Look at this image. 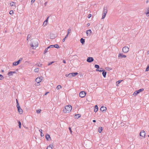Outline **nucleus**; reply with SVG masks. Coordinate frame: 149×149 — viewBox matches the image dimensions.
Here are the masks:
<instances>
[{
	"mask_svg": "<svg viewBox=\"0 0 149 149\" xmlns=\"http://www.w3.org/2000/svg\"><path fill=\"white\" fill-rule=\"evenodd\" d=\"M72 109V107L70 105H68L65 107V108L63 110V111L65 113L70 112Z\"/></svg>",
	"mask_w": 149,
	"mask_h": 149,
	"instance_id": "obj_1",
	"label": "nucleus"
},
{
	"mask_svg": "<svg viewBox=\"0 0 149 149\" xmlns=\"http://www.w3.org/2000/svg\"><path fill=\"white\" fill-rule=\"evenodd\" d=\"M54 47H55L56 48H58L59 47L58 44H56L54 45H50L45 49L44 52V54H45L48 51V48H52Z\"/></svg>",
	"mask_w": 149,
	"mask_h": 149,
	"instance_id": "obj_2",
	"label": "nucleus"
},
{
	"mask_svg": "<svg viewBox=\"0 0 149 149\" xmlns=\"http://www.w3.org/2000/svg\"><path fill=\"white\" fill-rule=\"evenodd\" d=\"M38 39H35L30 44L31 46L33 47H35V48L37 47L38 45Z\"/></svg>",
	"mask_w": 149,
	"mask_h": 149,
	"instance_id": "obj_3",
	"label": "nucleus"
},
{
	"mask_svg": "<svg viewBox=\"0 0 149 149\" xmlns=\"http://www.w3.org/2000/svg\"><path fill=\"white\" fill-rule=\"evenodd\" d=\"M144 90V89L143 88H141L138 90H136L134 93L133 94V95H134V96H136L140 92L143 91Z\"/></svg>",
	"mask_w": 149,
	"mask_h": 149,
	"instance_id": "obj_4",
	"label": "nucleus"
},
{
	"mask_svg": "<svg viewBox=\"0 0 149 149\" xmlns=\"http://www.w3.org/2000/svg\"><path fill=\"white\" fill-rule=\"evenodd\" d=\"M23 59L22 58H20L19 60H18V61H16V62H14L13 63V65H15V66H16L18 64H19L20 61H22Z\"/></svg>",
	"mask_w": 149,
	"mask_h": 149,
	"instance_id": "obj_5",
	"label": "nucleus"
},
{
	"mask_svg": "<svg viewBox=\"0 0 149 149\" xmlns=\"http://www.w3.org/2000/svg\"><path fill=\"white\" fill-rule=\"evenodd\" d=\"M86 93L85 91H81L79 94V96L81 97H84L85 96Z\"/></svg>",
	"mask_w": 149,
	"mask_h": 149,
	"instance_id": "obj_6",
	"label": "nucleus"
},
{
	"mask_svg": "<svg viewBox=\"0 0 149 149\" xmlns=\"http://www.w3.org/2000/svg\"><path fill=\"white\" fill-rule=\"evenodd\" d=\"M129 51V48L127 46H125L123 48V51L125 53Z\"/></svg>",
	"mask_w": 149,
	"mask_h": 149,
	"instance_id": "obj_7",
	"label": "nucleus"
},
{
	"mask_svg": "<svg viewBox=\"0 0 149 149\" xmlns=\"http://www.w3.org/2000/svg\"><path fill=\"white\" fill-rule=\"evenodd\" d=\"M87 61L88 63H91L93 61L94 59L92 57H88L87 59Z\"/></svg>",
	"mask_w": 149,
	"mask_h": 149,
	"instance_id": "obj_8",
	"label": "nucleus"
},
{
	"mask_svg": "<svg viewBox=\"0 0 149 149\" xmlns=\"http://www.w3.org/2000/svg\"><path fill=\"white\" fill-rule=\"evenodd\" d=\"M145 134L146 133L145 131H142L140 132V135L141 136L145 137Z\"/></svg>",
	"mask_w": 149,
	"mask_h": 149,
	"instance_id": "obj_9",
	"label": "nucleus"
},
{
	"mask_svg": "<svg viewBox=\"0 0 149 149\" xmlns=\"http://www.w3.org/2000/svg\"><path fill=\"white\" fill-rule=\"evenodd\" d=\"M126 57V56L124 55H123L122 54H119L118 56V57L119 58H125Z\"/></svg>",
	"mask_w": 149,
	"mask_h": 149,
	"instance_id": "obj_10",
	"label": "nucleus"
},
{
	"mask_svg": "<svg viewBox=\"0 0 149 149\" xmlns=\"http://www.w3.org/2000/svg\"><path fill=\"white\" fill-rule=\"evenodd\" d=\"M16 73V72L15 71H10L8 73V76H10L13 75L14 73Z\"/></svg>",
	"mask_w": 149,
	"mask_h": 149,
	"instance_id": "obj_11",
	"label": "nucleus"
},
{
	"mask_svg": "<svg viewBox=\"0 0 149 149\" xmlns=\"http://www.w3.org/2000/svg\"><path fill=\"white\" fill-rule=\"evenodd\" d=\"M107 11V7H104L103 8V14H105L106 15Z\"/></svg>",
	"mask_w": 149,
	"mask_h": 149,
	"instance_id": "obj_12",
	"label": "nucleus"
},
{
	"mask_svg": "<svg viewBox=\"0 0 149 149\" xmlns=\"http://www.w3.org/2000/svg\"><path fill=\"white\" fill-rule=\"evenodd\" d=\"M107 109L106 107L104 106H102L100 108V110L101 111H102L103 112L105 111Z\"/></svg>",
	"mask_w": 149,
	"mask_h": 149,
	"instance_id": "obj_13",
	"label": "nucleus"
},
{
	"mask_svg": "<svg viewBox=\"0 0 149 149\" xmlns=\"http://www.w3.org/2000/svg\"><path fill=\"white\" fill-rule=\"evenodd\" d=\"M92 33L91 30H88L86 31V34L87 36H90L91 34Z\"/></svg>",
	"mask_w": 149,
	"mask_h": 149,
	"instance_id": "obj_14",
	"label": "nucleus"
},
{
	"mask_svg": "<svg viewBox=\"0 0 149 149\" xmlns=\"http://www.w3.org/2000/svg\"><path fill=\"white\" fill-rule=\"evenodd\" d=\"M45 138L47 141L49 140V139H51L50 135L48 134H47L45 135Z\"/></svg>",
	"mask_w": 149,
	"mask_h": 149,
	"instance_id": "obj_15",
	"label": "nucleus"
},
{
	"mask_svg": "<svg viewBox=\"0 0 149 149\" xmlns=\"http://www.w3.org/2000/svg\"><path fill=\"white\" fill-rule=\"evenodd\" d=\"M53 147V146L52 145H49V146L47 147V149H52Z\"/></svg>",
	"mask_w": 149,
	"mask_h": 149,
	"instance_id": "obj_16",
	"label": "nucleus"
},
{
	"mask_svg": "<svg viewBox=\"0 0 149 149\" xmlns=\"http://www.w3.org/2000/svg\"><path fill=\"white\" fill-rule=\"evenodd\" d=\"M102 72V75L105 78L106 77V74H107V72L105 71V70H104Z\"/></svg>",
	"mask_w": 149,
	"mask_h": 149,
	"instance_id": "obj_17",
	"label": "nucleus"
},
{
	"mask_svg": "<svg viewBox=\"0 0 149 149\" xmlns=\"http://www.w3.org/2000/svg\"><path fill=\"white\" fill-rule=\"evenodd\" d=\"M16 104H17V110H18V109L21 108V107H20V106L19 105L17 99H16Z\"/></svg>",
	"mask_w": 149,
	"mask_h": 149,
	"instance_id": "obj_18",
	"label": "nucleus"
},
{
	"mask_svg": "<svg viewBox=\"0 0 149 149\" xmlns=\"http://www.w3.org/2000/svg\"><path fill=\"white\" fill-rule=\"evenodd\" d=\"M10 5L11 6H16V3L13 2H11L10 3Z\"/></svg>",
	"mask_w": 149,
	"mask_h": 149,
	"instance_id": "obj_19",
	"label": "nucleus"
},
{
	"mask_svg": "<svg viewBox=\"0 0 149 149\" xmlns=\"http://www.w3.org/2000/svg\"><path fill=\"white\" fill-rule=\"evenodd\" d=\"M49 17V16H48L47 17L46 19L44 21L43 23V24H45V25H47V22L48 21V19Z\"/></svg>",
	"mask_w": 149,
	"mask_h": 149,
	"instance_id": "obj_20",
	"label": "nucleus"
},
{
	"mask_svg": "<svg viewBox=\"0 0 149 149\" xmlns=\"http://www.w3.org/2000/svg\"><path fill=\"white\" fill-rule=\"evenodd\" d=\"M95 108L94 109V111L95 112H96L98 110V106L97 105L95 106Z\"/></svg>",
	"mask_w": 149,
	"mask_h": 149,
	"instance_id": "obj_21",
	"label": "nucleus"
},
{
	"mask_svg": "<svg viewBox=\"0 0 149 149\" xmlns=\"http://www.w3.org/2000/svg\"><path fill=\"white\" fill-rule=\"evenodd\" d=\"M36 81L38 83H39L41 82V81L40 80V78H39V77H38L36 79Z\"/></svg>",
	"mask_w": 149,
	"mask_h": 149,
	"instance_id": "obj_22",
	"label": "nucleus"
},
{
	"mask_svg": "<svg viewBox=\"0 0 149 149\" xmlns=\"http://www.w3.org/2000/svg\"><path fill=\"white\" fill-rule=\"evenodd\" d=\"M80 41L82 44H83L85 42V39L82 38L80 39Z\"/></svg>",
	"mask_w": 149,
	"mask_h": 149,
	"instance_id": "obj_23",
	"label": "nucleus"
},
{
	"mask_svg": "<svg viewBox=\"0 0 149 149\" xmlns=\"http://www.w3.org/2000/svg\"><path fill=\"white\" fill-rule=\"evenodd\" d=\"M17 110L20 114H21L23 113V110L22 108H20V109H18Z\"/></svg>",
	"mask_w": 149,
	"mask_h": 149,
	"instance_id": "obj_24",
	"label": "nucleus"
},
{
	"mask_svg": "<svg viewBox=\"0 0 149 149\" xmlns=\"http://www.w3.org/2000/svg\"><path fill=\"white\" fill-rule=\"evenodd\" d=\"M104 70H103V68H100L98 69H96V71H99L100 72H102Z\"/></svg>",
	"mask_w": 149,
	"mask_h": 149,
	"instance_id": "obj_25",
	"label": "nucleus"
},
{
	"mask_svg": "<svg viewBox=\"0 0 149 149\" xmlns=\"http://www.w3.org/2000/svg\"><path fill=\"white\" fill-rule=\"evenodd\" d=\"M81 115L80 114H75L74 116V117L77 118H78L81 117Z\"/></svg>",
	"mask_w": 149,
	"mask_h": 149,
	"instance_id": "obj_26",
	"label": "nucleus"
},
{
	"mask_svg": "<svg viewBox=\"0 0 149 149\" xmlns=\"http://www.w3.org/2000/svg\"><path fill=\"white\" fill-rule=\"evenodd\" d=\"M72 77H75V76L78 74V73L77 72H72Z\"/></svg>",
	"mask_w": 149,
	"mask_h": 149,
	"instance_id": "obj_27",
	"label": "nucleus"
},
{
	"mask_svg": "<svg viewBox=\"0 0 149 149\" xmlns=\"http://www.w3.org/2000/svg\"><path fill=\"white\" fill-rule=\"evenodd\" d=\"M102 130V127H100L98 130V131L99 133L101 132Z\"/></svg>",
	"mask_w": 149,
	"mask_h": 149,
	"instance_id": "obj_28",
	"label": "nucleus"
},
{
	"mask_svg": "<svg viewBox=\"0 0 149 149\" xmlns=\"http://www.w3.org/2000/svg\"><path fill=\"white\" fill-rule=\"evenodd\" d=\"M95 68H96V69H98L99 68L100 66L99 65L96 64L95 65Z\"/></svg>",
	"mask_w": 149,
	"mask_h": 149,
	"instance_id": "obj_29",
	"label": "nucleus"
},
{
	"mask_svg": "<svg viewBox=\"0 0 149 149\" xmlns=\"http://www.w3.org/2000/svg\"><path fill=\"white\" fill-rule=\"evenodd\" d=\"M122 81V80H120L119 81H117L116 82V85H118V84H119Z\"/></svg>",
	"mask_w": 149,
	"mask_h": 149,
	"instance_id": "obj_30",
	"label": "nucleus"
},
{
	"mask_svg": "<svg viewBox=\"0 0 149 149\" xmlns=\"http://www.w3.org/2000/svg\"><path fill=\"white\" fill-rule=\"evenodd\" d=\"M39 68H36L34 70V71L36 72H39Z\"/></svg>",
	"mask_w": 149,
	"mask_h": 149,
	"instance_id": "obj_31",
	"label": "nucleus"
},
{
	"mask_svg": "<svg viewBox=\"0 0 149 149\" xmlns=\"http://www.w3.org/2000/svg\"><path fill=\"white\" fill-rule=\"evenodd\" d=\"M18 126L20 128L21 126V123L20 121H18Z\"/></svg>",
	"mask_w": 149,
	"mask_h": 149,
	"instance_id": "obj_32",
	"label": "nucleus"
},
{
	"mask_svg": "<svg viewBox=\"0 0 149 149\" xmlns=\"http://www.w3.org/2000/svg\"><path fill=\"white\" fill-rule=\"evenodd\" d=\"M62 88L61 86L60 85H58L56 87V89H59Z\"/></svg>",
	"mask_w": 149,
	"mask_h": 149,
	"instance_id": "obj_33",
	"label": "nucleus"
},
{
	"mask_svg": "<svg viewBox=\"0 0 149 149\" xmlns=\"http://www.w3.org/2000/svg\"><path fill=\"white\" fill-rule=\"evenodd\" d=\"M4 79V77L1 74H0V80H2Z\"/></svg>",
	"mask_w": 149,
	"mask_h": 149,
	"instance_id": "obj_34",
	"label": "nucleus"
},
{
	"mask_svg": "<svg viewBox=\"0 0 149 149\" xmlns=\"http://www.w3.org/2000/svg\"><path fill=\"white\" fill-rule=\"evenodd\" d=\"M149 70V64L148 65L146 69V71H148Z\"/></svg>",
	"mask_w": 149,
	"mask_h": 149,
	"instance_id": "obj_35",
	"label": "nucleus"
},
{
	"mask_svg": "<svg viewBox=\"0 0 149 149\" xmlns=\"http://www.w3.org/2000/svg\"><path fill=\"white\" fill-rule=\"evenodd\" d=\"M106 15V14H103L102 16V19H104L105 18Z\"/></svg>",
	"mask_w": 149,
	"mask_h": 149,
	"instance_id": "obj_36",
	"label": "nucleus"
},
{
	"mask_svg": "<svg viewBox=\"0 0 149 149\" xmlns=\"http://www.w3.org/2000/svg\"><path fill=\"white\" fill-rule=\"evenodd\" d=\"M106 69V70H108V71H110L111 70V68H110L109 67H107Z\"/></svg>",
	"mask_w": 149,
	"mask_h": 149,
	"instance_id": "obj_37",
	"label": "nucleus"
},
{
	"mask_svg": "<svg viewBox=\"0 0 149 149\" xmlns=\"http://www.w3.org/2000/svg\"><path fill=\"white\" fill-rule=\"evenodd\" d=\"M68 75L69 77H72V73H70L68 74Z\"/></svg>",
	"mask_w": 149,
	"mask_h": 149,
	"instance_id": "obj_38",
	"label": "nucleus"
},
{
	"mask_svg": "<svg viewBox=\"0 0 149 149\" xmlns=\"http://www.w3.org/2000/svg\"><path fill=\"white\" fill-rule=\"evenodd\" d=\"M31 36L30 35H28L27 36V40H28L31 37Z\"/></svg>",
	"mask_w": 149,
	"mask_h": 149,
	"instance_id": "obj_39",
	"label": "nucleus"
},
{
	"mask_svg": "<svg viewBox=\"0 0 149 149\" xmlns=\"http://www.w3.org/2000/svg\"><path fill=\"white\" fill-rule=\"evenodd\" d=\"M41 111V110H36V112L38 113H39Z\"/></svg>",
	"mask_w": 149,
	"mask_h": 149,
	"instance_id": "obj_40",
	"label": "nucleus"
},
{
	"mask_svg": "<svg viewBox=\"0 0 149 149\" xmlns=\"http://www.w3.org/2000/svg\"><path fill=\"white\" fill-rule=\"evenodd\" d=\"M13 11L12 10H11L9 12V14L10 15H11L12 14H13Z\"/></svg>",
	"mask_w": 149,
	"mask_h": 149,
	"instance_id": "obj_41",
	"label": "nucleus"
},
{
	"mask_svg": "<svg viewBox=\"0 0 149 149\" xmlns=\"http://www.w3.org/2000/svg\"><path fill=\"white\" fill-rule=\"evenodd\" d=\"M54 62V61L51 62L48 64V65H51V64H52Z\"/></svg>",
	"mask_w": 149,
	"mask_h": 149,
	"instance_id": "obj_42",
	"label": "nucleus"
},
{
	"mask_svg": "<svg viewBox=\"0 0 149 149\" xmlns=\"http://www.w3.org/2000/svg\"><path fill=\"white\" fill-rule=\"evenodd\" d=\"M146 15L147 16H149V10L148 11V12L146 13Z\"/></svg>",
	"mask_w": 149,
	"mask_h": 149,
	"instance_id": "obj_43",
	"label": "nucleus"
},
{
	"mask_svg": "<svg viewBox=\"0 0 149 149\" xmlns=\"http://www.w3.org/2000/svg\"><path fill=\"white\" fill-rule=\"evenodd\" d=\"M71 31V29H68V34H69V33H70V32Z\"/></svg>",
	"mask_w": 149,
	"mask_h": 149,
	"instance_id": "obj_44",
	"label": "nucleus"
},
{
	"mask_svg": "<svg viewBox=\"0 0 149 149\" xmlns=\"http://www.w3.org/2000/svg\"><path fill=\"white\" fill-rule=\"evenodd\" d=\"M39 78H40V80L41 81H42L43 79V77H39Z\"/></svg>",
	"mask_w": 149,
	"mask_h": 149,
	"instance_id": "obj_45",
	"label": "nucleus"
},
{
	"mask_svg": "<svg viewBox=\"0 0 149 149\" xmlns=\"http://www.w3.org/2000/svg\"><path fill=\"white\" fill-rule=\"evenodd\" d=\"M69 131H70L71 134L72 132V130H71V128L70 127H69Z\"/></svg>",
	"mask_w": 149,
	"mask_h": 149,
	"instance_id": "obj_46",
	"label": "nucleus"
},
{
	"mask_svg": "<svg viewBox=\"0 0 149 149\" xmlns=\"http://www.w3.org/2000/svg\"><path fill=\"white\" fill-rule=\"evenodd\" d=\"M91 14H89L88 15V18H90V17H91Z\"/></svg>",
	"mask_w": 149,
	"mask_h": 149,
	"instance_id": "obj_47",
	"label": "nucleus"
},
{
	"mask_svg": "<svg viewBox=\"0 0 149 149\" xmlns=\"http://www.w3.org/2000/svg\"><path fill=\"white\" fill-rule=\"evenodd\" d=\"M42 65V64H40V63L38 65V67H41Z\"/></svg>",
	"mask_w": 149,
	"mask_h": 149,
	"instance_id": "obj_48",
	"label": "nucleus"
},
{
	"mask_svg": "<svg viewBox=\"0 0 149 149\" xmlns=\"http://www.w3.org/2000/svg\"><path fill=\"white\" fill-rule=\"evenodd\" d=\"M40 135L42 137L44 135V134L42 133H40Z\"/></svg>",
	"mask_w": 149,
	"mask_h": 149,
	"instance_id": "obj_49",
	"label": "nucleus"
},
{
	"mask_svg": "<svg viewBox=\"0 0 149 149\" xmlns=\"http://www.w3.org/2000/svg\"><path fill=\"white\" fill-rule=\"evenodd\" d=\"M68 34L65 36V37L64 38H65V39H66L68 37Z\"/></svg>",
	"mask_w": 149,
	"mask_h": 149,
	"instance_id": "obj_50",
	"label": "nucleus"
},
{
	"mask_svg": "<svg viewBox=\"0 0 149 149\" xmlns=\"http://www.w3.org/2000/svg\"><path fill=\"white\" fill-rule=\"evenodd\" d=\"M63 62L64 63H66V62L65 61V60H63Z\"/></svg>",
	"mask_w": 149,
	"mask_h": 149,
	"instance_id": "obj_51",
	"label": "nucleus"
},
{
	"mask_svg": "<svg viewBox=\"0 0 149 149\" xmlns=\"http://www.w3.org/2000/svg\"><path fill=\"white\" fill-rule=\"evenodd\" d=\"M35 1H34V0H31V3H34Z\"/></svg>",
	"mask_w": 149,
	"mask_h": 149,
	"instance_id": "obj_52",
	"label": "nucleus"
},
{
	"mask_svg": "<svg viewBox=\"0 0 149 149\" xmlns=\"http://www.w3.org/2000/svg\"><path fill=\"white\" fill-rule=\"evenodd\" d=\"M65 38H64L63 39L62 41L63 42H64L65 40Z\"/></svg>",
	"mask_w": 149,
	"mask_h": 149,
	"instance_id": "obj_53",
	"label": "nucleus"
},
{
	"mask_svg": "<svg viewBox=\"0 0 149 149\" xmlns=\"http://www.w3.org/2000/svg\"><path fill=\"white\" fill-rule=\"evenodd\" d=\"M39 131L40 132V133H42V130L41 129L40 130H39Z\"/></svg>",
	"mask_w": 149,
	"mask_h": 149,
	"instance_id": "obj_54",
	"label": "nucleus"
},
{
	"mask_svg": "<svg viewBox=\"0 0 149 149\" xmlns=\"http://www.w3.org/2000/svg\"><path fill=\"white\" fill-rule=\"evenodd\" d=\"M87 26H90V23H88V24H87Z\"/></svg>",
	"mask_w": 149,
	"mask_h": 149,
	"instance_id": "obj_55",
	"label": "nucleus"
},
{
	"mask_svg": "<svg viewBox=\"0 0 149 149\" xmlns=\"http://www.w3.org/2000/svg\"><path fill=\"white\" fill-rule=\"evenodd\" d=\"M93 122L95 123L96 122V121L95 120H93Z\"/></svg>",
	"mask_w": 149,
	"mask_h": 149,
	"instance_id": "obj_56",
	"label": "nucleus"
},
{
	"mask_svg": "<svg viewBox=\"0 0 149 149\" xmlns=\"http://www.w3.org/2000/svg\"><path fill=\"white\" fill-rule=\"evenodd\" d=\"M148 0H147V1H146V3H148Z\"/></svg>",
	"mask_w": 149,
	"mask_h": 149,
	"instance_id": "obj_57",
	"label": "nucleus"
},
{
	"mask_svg": "<svg viewBox=\"0 0 149 149\" xmlns=\"http://www.w3.org/2000/svg\"><path fill=\"white\" fill-rule=\"evenodd\" d=\"M65 76H66V77H69V76H68V74H66L65 75Z\"/></svg>",
	"mask_w": 149,
	"mask_h": 149,
	"instance_id": "obj_58",
	"label": "nucleus"
},
{
	"mask_svg": "<svg viewBox=\"0 0 149 149\" xmlns=\"http://www.w3.org/2000/svg\"><path fill=\"white\" fill-rule=\"evenodd\" d=\"M49 93V92H47V93H45V95H47V93Z\"/></svg>",
	"mask_w": 149,
	"mask_h": 149,
	"instance_id": "obj_59",
	"label": "nucleus"
},
{
	"mask_svg": "<svg viewBox=\"0 0 149 149\" xmlns=\"http://www.w3.org/2000/svg\"><path fill=\"white\" fill-rule=\"evenodd\" d=\"M47 4V2H45V5Z\"/></svg>",
	"mask_w": 149,
	"mask_h": 149,
	"instance_id": "obj_60",
	"label": "nucleus"
},
{
	"mask_svg": "<svg viewBox=\"0 0 149 149\" xmlns=\"http://www.w3.org/2000/svg\"><path fill=\"white\" fill-rule=\"evenodd\" d=\"M1 71H2V72H3L4 70H1Z\"/></svg>",
	"mask_w": 149,
	"mask_h": 149,
	"instance_id": "obj_61",
	"label": "nucleus"
},
{
	"mask_svg": "<svg viewBox=\"0 0 149 149\" xmlns=\"http://www.w3.org/2000/svg\"><path fill=\"white\" fill-rule=\"evenodd\" d=\"M148 137H149V135L148 136Z\"/></svg>",
	"mask_w": 149,
	"mask_h": 149,
	"instance_id": "obj_62",
	"label": "nucleus"
}]
</instances>
